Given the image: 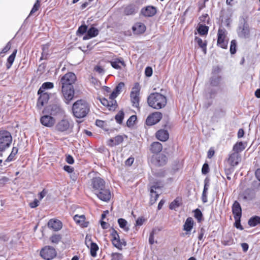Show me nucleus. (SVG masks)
Here are the masks:
<instances>
[{"label": "nucleus", "mask_w": 260, "mask_h": 260, "mask_svg": "<svg viewBox=\"0 0 260 260\" xmlns=\"http://www.w3.org/2000/svg\"><path fill=\"white\" fill-rule=\"evenodd\" d=\"M72 111L75 117L81 118L85 117L89 111L88 104L84 100H78L73 105Z\"/></svg>", "instance_id": "1"}, {"label": "nucleus", "mask_w": 260, "mask_h": 260, "mask_svg": "<svg viewBox=\"0 0 260 260\" xmlns=\"http://www.w3.org/2000/svg\"><path fill=\"white\" fill-rule=\"evenodd\" d=\"M149 106L155 109H159L164 107L167 104L166 98L160 93L155 92L149 95L147 99Z\"/></svg>", "instance_id": "2"}, {"label": "nucleus", "mask_w": 260, "mask_h": 260, "mask_svg": "<svg viewBox=\"0 0 260 260\" xmlns=\"http://www.w3.org/2000/svg\"><path fill=\"white\" fill-rule=\"evenodd\" d=\"M73 128V122L66 118L59 120L55 126V131L64 134L70 133L72 131Z\"/></svg>", "instance_id": "3"}, {"label": "nucleus", "mask_w": 260, "mask_h": 260, "mask_svg": "<svg viewBox=\"0 0 260 260\" xmlns=\"http://www.w3.org/2000/svg\"><path fill=\"white\" fill-rule=\"evenodd\" d=\"M12 141V138L10 133L7 131H0V151H4L9 148Z\"/></svg>", "instance_id": "4"}, {"label": "nucleus", "mask_w": 260, "mask_h": 260, "mask_svg": "<svg viewBox=\"0 0 260 260\" xmlns=\"http://www.w3.org/2000/svg\"><path fill=\"white\" fill-rule=\"evenodd\" d=\"M76 80L75 74L72 72H69L63 75L60 79V84L61 88L73 87V84Z\"/></svg>", "instance_id": "5"}, {"label": "nucleus", "mask_w": 260, "mask_h": 260, "mask_svg": "<svg viewBox=\"0 0 260 260\" xmlns=\"http://www.w3.org/2000/svg\"><path fill=\"white\" fill-rule=\"evenodd\" d=\"M40 255L45 260H52L56 256L57 252L53 247L45 246L41 249Z\"/></svg>", "instance_id": "6"}, {"label": "nucleus", "mask_w": 260, "mask_h": 260, "mask_svg": "<svg viewBox=\"0 0 260 260\" xmlns=\"http://www.w3.org/2000/svg\"><path fill=\"white\" fill-rule=\"evenodd\" d=\"M106 185L105 180L100 177L92 178L89 183V188L91 191L95 193Z\"/></svg>", "instance_id": "7"}, {"label": "nucleus", "mask_w": 260, "mask_h": 260, "mask_svg": "<svg viewBox=\"0 0 260 260\" xmlns=\"http://www.w3.org/2000/svg\"><path fill=\"white\" fill-rule=\"evenodd\" d=\"M43 113L49 114L52 116H59L64 114V110L59 104L51 105L44 109Z\"/></svg>", "instance_id": "8"}, {"label": "nucleus", "mask_w": 260, "mask_h": 260, "mask_svg": "<svg viewBox=\"0 0 260 260\" xmlns=\"http://www.w3.org/2000/svg\"><path fill=\"white\" fill-rule=\"evenodd\" d=\"M140 87L138 83H136L131 92V100L133 106L139 108Z\"/></svg>", "instance_id": "9"}, {"label": "nucleus", "mask_w": 260, "mask_h": 260, "mask_svg": "<svg viewBox=\"0 0 260 260\" xmlns=\"http://www.w3.org/2000/svg\"><path fill=\"white\" fill-rule=\"evenodd\" d=\"M112 239L111 240L112 243L114 246L116 247L119 250H122L123 246L126 245V242L123 239H120L117 231L113 230L111 233Z\"/></svg>", "instance_id": "10"}, {"label": "nucleus", "mask_w": 260, "mask_h": 260, "mask_svg": "<svg viewBox=\"0 0 260 260\" xmlns=\"http://www.w3.org/2000/svg\"><path fill=\"white\" fill-rule=\"evenodd\" d=\"M94 194L99 199L105 202H108L111 198V191L106 185Z\"/></svg>", "instance_id": "11"}, {"label": "nucleus", "mask_w": 260, "mask_h": 260, "mask_svg": "<svg viewBox=\"0 0 260 260\" xmlns=\"http://www.w3.org/2000/svg\"><path fill=\"white\" fill-rule=\"evenodd\" d=\"M226 30L224 28H219L218 30L217 45L222 48H227L228 41L225 40Z\"/></svg>", "instance_id": "12"}, {"label": "nucleus", "mask_w": 260, "mask_h": 260, "mask_svg": "<svg viewBox=\"0 0 260 260\" xmlns=\"http://www.w3.org/2000/svg\"><path fill=\"white\" fill-rule=\"evenodd\" d=\"M55 119L49 114H46L40 118L41 123L47 127H51L55 123Z\"/></svg>", "instance_id": "13"}, {"label": "nucleus", "mask_w": 260, "mask_h": 260, "mask_svg": "<svg viewBox=\"0 0 260 260\" xmlns=\"http://www.w3.org/2000/svg\"><path fill=\"white\" fill-rule=\"evenodd\" d=\"M162 118V114L156 112L149 115L146 119V123L148 125H152L158 122Z\"/></svg>", "instance_id": "14"}, {"label": "nucleus", "mask_w": 260, "mask_h": 260, "mask_svg": "<svg viewBox=\"0 0 260 260\" xmlns=\"http://www.w3.org/2000/svg\"><path fill=\"white\" fill-rule=\"evenodd\" d=\"M61 91L63 97L65 100V102L68 104L72 101L74 96V89L73 87H65L61 88Z\"/></svg>", "instance_id": "15"}, {"label": "nucleus", "mask_w": 260, "mask_h": 260, "mask_svg": "<svg viewBox=\"0 0 260 260\" xmlns=\"http://www.w3.org/2000/svg\"><path fill=\"white\" fill-rule=\"evenodd\" d=\"M157 12V9L152 6H148L143 8L141 10V14L145 17H151L154 16Z\"/></svg>", "instance_id": "16"}, {"label": "nucleus", "mask_w": 260, "mask_h": 260, "mask_svg": "<svg viewBox=\"0 0 260 260\" xmlns=\"http://www.w3.org/2000/svg\"><path fill=\"white\" fill-rule=\"evenodd\" d=\"M219 72V69L218 67L214 68L212 72V76L210 79V84L212 86H218L220 84L221 78L218 75Z\"/></svg>", "instance_id": "17"}, {"label": "nucleus", "mask_w": 260, "mask_h": 260, "mask_svg": "<svg viewBox=\"0 0 260 260\" xmlns=\"http://www.w3.org/2000/svg\"><path fill=\"white\" fill-rule=\"evenodd\" d=\"M40 96L38 100L37 107L41 109L45 104H46L49 99V94L47 92H43L38 94Z\"/></svg>", "instance_id": "18"}, {"label": "nucleus", "mask_w": 260, "mask_h": 260, "mask_svg": "<svg viewBox=\"0 0 260 260\" xmlns=\"http://www.w3.org/2000/svg\"><path fill=\"white\" fill-rule=\"evenodd\" d=\"M167 161V157L163 154H156L153 156V163L158 166L165 165Z\"/></svg>", "instance_id": "19"}, {"label": "nucleus", "mask_w": 260, "mask_h": 260, "mask_svg": "<svg viewBox=\"0 0 260 260\" xmlns=\"http://www.w3.org/2000/svg\"><path fill=\"white\" fill-rule=\"evenodd\" d=\"M241 160L240 154L237 152H233L230 155L228 161L232 166L235 167L239 164Z\"/></svg>", "instance_id": "20"}, {"label": "nucleus", "mask_w": 260, "mask_h": 260, "mask_svg": "<svg viewBox=\"0 0 260 260\" xmlns=\"http://www.w3.org/2000/svg\"><path fill=\"white\" fill-rule=\"evenodd\" d=\"M100 101L103 106L108 108L110 110H114L117 106L116 100L109 101L105 98H103L100 99Z\"/></svg>", "instance_id": "21"}, {"label": "nucleus", "mask_w": 260, "mask_h": 260, "mask_svg": "<svg viewBox=\"0 0 260 260\" xmlns=\"http://www.w3.org/2000/svg\"><path fill=\"white\" fill-rule=\"evenodd\" d=\"M74 219L76 223L82 228H86L88 226L89 222L86 221V218L84 215H79L76 214L74 216Z\"/></svg>", "instance_id": "22"}, {"label": "nucleus", "mask_w": 260, "mask_h": 260, "mask_svg": "<svg viewBox=\"0 0 260 260\" xmlns=\"http://www.w3.org/2000/svg\"><path fill=\"white\" fill-rule=\"evenodd\" d=\"M48 226L54 231H58L62 228V224L59 220L52 219L48 221Z\"/></svg>", "instance_id": "23"}, {"label": "nucleus", "mask_w": 260, "mask_h": 260, "mask_svg": "<svg viewBox=\"0 0 260 260\" xmlns=\"http://www.w3.org/2000/svg\"><path fill=\"white\" fill-rule=\"evenodd\" d=\"M232 212L234 217L237 218H241L242 215V209L240 204L237 201H235L232 206Z\"/></svg>", "instance_id": "24"}, {"label": "nucleus", "mask_w": 260, "mask_h": 260, "mask_svg": "<svg viewBox=\"0 0 260 260\" xmlns=\"http://www.w3.org/2000/svg\"><path fill=\"white\" fill-rule=\"evenodd\" d=\"M210 186V180L206 178L204 180V186L202 195V200L203 203L207 202V191Z\"/></svg>", "instance_id": "25"}, {"label": "nucleus", "mask_w": 260, "mask_h": 260, "mask_svg": "<svg viewBox=\"0 0 260 260\" xmlns=\"http://www.w3.org/2000/svg\"><path fill=\"white\" fill-rule=\"evenodd\" d=\"M169 133L167 130L160 129L156 133V138L160 141H166L169 139Z\"/></svg>", "instance_id": "26"}, {"label": "nucleus", "mask_w": 260, "mask_h": 260, "mask_svg": "<svg viewBox=\"0 0 260 260\" xmlns=\"http://www.w3.org/2000/svg\"><path fill=\"white\" fill-rule=\"evenodd\" d=\"M99 31L96 28L94 27H91L87 30V34L83 37V39L84 40H86L95 37L99 35Z\"/></svg>", "instance_id": "27"}, {"label": "nucleus", "mask_w": 260, "mask_h": 260, "mask_svg": "<svg viewBox=\"0 0 260 260\" xmlns=\"http://www.w3.org/2000/svg\"><path fill=\"white\" fill-rule=\"evenodd\" d=\"M133 30L134 33L140 34L143 33L146 30L145 25L142 23H137L133 26Z\"/></svg>", "instance_id": "28"}, {"label": "nucleus", "mask_w": 260, "mask_h": 260, "mask_svg": "<svg viewBox=\"0 0 260 260\" xmlns=\"http://www.w3.org/2000/svg\"><path fill=\"white\" fill-rule=\"evenodd\" d=\"M123 141L122 136L118 135L115 137L109 140L108 144L110 146L117 145L121 143Z\"/></svg>", "instance_id": "29"}, {"label": "nucleus", "mask_w": 260, "mask_h": 260, "mask_svg": "<svg viewBox=\"0 0 260 260\" xmlns=\"http://www.w3.org/2000/svg\"><path fill=\"white\" fill-rule=\"evenodd\" d=\"M157 188H158V186L156 187L155 185L153 186H152L151 188L150 203L151 205L154 204L158 198L159 194L157 193L154 190V189H156Z\"/></svg>", "instance_id": "30"}, {"label": "nucleus", "mask_w": 260, "mask_h": 260, "mask_svg": "<svg viewBox=\"0 0 260 260\" xmlns=\"http://www.w3.org/2000/svg\"><path fill=\"white\" fill-rule=\"evenodd\" d=\"M162 149V145L158 142H153L151 145L150 150L153 153L159 154Z\"/></svg>", "instance_id": "31"}, {"label": "nucleus", "mask_w": 260, "mask_h": 260, "mask_svg": "<svg viewBox=\"0 0 260 260\" xmlns=\"http://www.w3.org/2000/svg\"><path fill=\"white\" fill-rule=\"evenodd\" d=\"M193 226V220L191 217H188L183 225V230L187 232H190Z\"/></svg>", "instance_id": "32"}, {"label": "nucleus", "mask_w": 260, "mask_h": 260, "mask_svg": "<svg viewBox=\"0 0 260 260\" xmlns=\"http://www.w3.org/2000/svg\"><path fill=\"white\" fill-rule=\"evenodd\" d=\"M111 66L117 70L121 69V66H125L123 60L121 59H116L110 62Z\"/></svg>", "instance_id": "33"}, {"label": "nucleus", "mask_w": 260, "mask_h": 260, "mask_svg": "<svg viewBox=\"0 0 260 260\" xmlns=\"http://www.w3.org/2000/svg\"><path fill=\"white\" fill-rule=\"evenodd\" d=\"M54 87V84L52 82H46L43 83V84L40 87V89L38 91V94H40V93H42L43 92H45V90L47 89H51L53 88Z\"/></svg>", "instance_id": "34"}, {"label": "nucleus", "mask_w": 260, "mask_h": 260, "mask_svg": "<svg viewBox=\"0 0 260 260\" xmlns=\"http://www.w3.org/2000/svg\"><path fill=\"white\" fill-rule=\"evenodd\" d=\"M239 36L241 37L247 38L249 35V29L247 24H244L241 30L239 31Z\"/></svg>", "instance_id": "35"}, {"label": "nucleus", "mask_w": 260, "mask_h": 260, "mask_svg": "<svg viewBox=\"0 0 260 260\" xmlns=\"http://www.w3.org/2000/svg\"><path fill=\"white\" fill-rule=\"evenodd\" d=\"M245 148V145L242 142L236 143L233 146V150L234 152H239L242 151Z\"/></svg>", "instance_id": "36"}, {"label": "nucleus", "mask_w": 260, "mask_h": 260, "mask_svg": "<svg viewBox=\"0 0 260 260\" xmlns=\"http://www.w3.org/2000/svg\"><path fill=\"white\" fill-rule=\"evenodd\" d=\"M195 41L197 42V43H198L199 47L202 48L204 53L205 54H206V51H207V42H206V41H205L203 42V40L201 38L197 37H196L195 38Z\"/></svg>", "instance_id": "37"}, {"label": "nucleus", "mask_w": 260, "mask_h": 260, "mask_svg": "<svg viewBox=\"0 0 260 260\" xmlns=\"http://www.w3.org/2000/svg\"><path fill=\"white\" fill-rule=\"evenodd\" d=\"M137 11L138 9L135 6L129 5L125 8L124 12L125 15H129L134 14Z\"/></svg>", "instance_id": "38"}, {"label": "nucleus", "mask_w": 260, "mask_h": 260, "mask_svg": "<svg viewBox=\"0 0 260 260\" xmlns=\"http://www.w3.org/2000/svg\"><path fill=\"white\" fill-rule=\"evenodd\" d=\"M248 224L252 227L255 226L258 224H260V217L255 216L251 217L248 222Z\"/></svg>", "instance_id": "39"}, {"label": "nucleus", "mask_w": 260, "mask_h": 260, "mask_svg": "<svg viewBox=\"0 0 260 260\" xmlns=\"http://www.w3.org/2000/svg\"><path fill=\"white\" fill-rule=\"evenodd\" d=\"M87 247L90 249L91 255L93 257H95L97 255L96 252L99 249L98 245L94 243V244L88 246Z\"/></svg>", "instance_id": "40"}, {"label": "nucleus", "mask_w": 260, "mask_h": 260, "mask_svg": "<svg viewBox=\"0 0 260 260\" xmlns=\"http://www.w3.org/2000/svg\"><path fill=\"white\" fill-rule=\"evenodd\" d=\"M16 53L17 50L15 49L7 59L8 64H7V67L8 69L10 68V67L12 66L14 61Z\"/></svg>", "instance_id": "41"}, {"label": "nucleus", "mask_w": 260, "mask_h": 260, "mask_svg": "<svg viewBox=\"0 0 260 260\" xmlns=\"http://www.w3.org/2000/svg\"><path fill=\"white\" fill-rule=\"evenodd\" d=\"M118 223L119 226L124 231L127 232L129 230V228L127 226V222L126 220L123 218H119L118 220Z\"/></svg>", "instance_id": "42"}, {"label": "nucleus", "mask_w": 260, "mask_h": 260, "mask_svg": "<svg viewBox=\"0 0 260 260\" xmlns=\"http://www.w3.org/2000/svg\"><path fill=\"white\" fill-rule=\"evenodd\" d=\"M208 27L203 25H200L198 28V31L200 35L204 36L207 34L208 31Z\"/></svg>", "instance_id": "43"}, {"label": "nucleus", "mask_w": 260, "mask_h": 260, "mask_svg": "<svg viewBox=\"0 0 260 260\" xmlns=\"http://www.w3.org/2000/svg\"><path fill=\"white\" fill-rule=\"evenodd\" d=\"M17 152H18V148L16 147H13L11 153L9 155L8 158L6 159V161L10 162V161H11L13 160H14V157L16 155V154L17 153Z\"/></svg>", "instance_id": "44"}, {"label": "nucleus", "mask_w": 260, "mask_h": 260, "mask_svg": "<svg viewBox=\"0 0 260 260\" xmlns=\"http://www.w3.org/2000/svg\"><path fill=\"white\" fill-rule=\"evenodd\" d=\"M124 112L122 110L119 111L118 113L115 115V118L118 123L121 124L122 122L123 119L124 118Z\"/></svg>", "instance_id": "45"}, {"label": "nucleus", "mask_w": 260, "mask_h": 260, "mask_svg": "<svg viewBox=\"0 0 260 260\" xmlns=\"http://www.w3.org/2000/svg\"><path fill=\"white\" fill-rule=\"evenodd\" d=\"M52 243L57 244L61 239V236L58 234L53 235L50 238Z\"/></svg>", "instance_id": "46"}, {"label": "nucleus", "mask_w": 260, "mask_h": 260, "mask_svg": "<svg viewBox=\"0 0 260 260\" xmlns=\"http://www.w3.org/2000/svg\"><path fill=\"white\" fill-rule=\"evenodd\" d=\"M194 217L198 220L199 222H201L203 219V214L201 210L199 209H196L194 211Z\"/></svg>", "instance_id": "47"}, {"label": "nucleus", "mask_w": 260, "mask_h": 260, "mask_svg": "<svg viewBox=\"0 0 260 260\" xmlns=\"http://www.w3.org/2000/svg\"><path fill=\"white\" fill-rule=\"evenodd\" d=\"M137 120V116L136 115L131 116L127 120L126 124L127 126L131 127L134 125L136 120Z\"/></svg>", "instance_id": "48"}, {"label": "nucleus", "mask_w": 260, "mask_h": 260, "mask_svg": "<svg viewBox=\"0 0 260 260\" xmlns=\"http://www.w3.org/2000/svg\"><path fill=\"white\" fill-rule=\"evenodd\" d=\"M48 46L47 45H43V46H42L43 51L42 53V56L41 57V59H46L47 58V56L48 54Z\"/></svg>", "instance_id": "49"}, {"label": "nucleus", "mask_w": 260, "mask_h": 260, "mask_svg": "<svg viewBox=\"0 0 260 260\" xmlns=\"http://www.w3.org/2000/svg\"><path fill=\"white\" fill-rule=\"evenodd\" d=\"M111 260H124L123 255L122 254L119 253H112L111 254Z\"/></svg>", "instance_id": "50"}, {"label": "nucleus", "mask_w": 260, "mask_h": 260, "mask_svg": "<svg viewBox=\"0 0 260 260\" xmlns=\"http://www.w3.org/2000/svg\"><path fill=\"white\" fill-rule=\"evenodd\" d=\"M180 204L179 203V201L177 199L174 200L170 204V209L171 210H175L176 208L179 207Z\"/></svg>", "instance_id": "51"}, {"label": "nucleus", "mask_w": 260, "mask_h": 260, "mask_svg": "<svg viewBox=\"0 0 260 260\" xmlns=\"http://www.w3.org/2000/svg\"><path fill=\"white\" fill-rule=\"evenodd\" d=\"M230 52L232 54L236 52V41L235 40H233L231 42Z\"/></svg>", "instance_id": "52"}, {"label": "nucleus", "mask_w": 260, "mask_h": 260, "mask_svg": "<svg viewBox=\"0 0 260 260\" xmlns=\"http://www.w3.org/2000/svg\"><path fill=\"white\" fill-rule=\"evenodd\" d=\"M85 243L87 247L94 243V242H93L92 241V237L91 235L87 234L86 236Z\"/></svg>", "instance_id": "53"}, {"label": "nucleus", "mask_w": 260, "mask_h": 260, "mask_svg": "<svg viewBox=\"0 0 260 260\" xmlns=\"http://www.w3.org/2000/svg\"><path fill=\"white\" fill-rule=\"evenodd\" d=\"M40 1H39V0H37L35 4H34V5L30 11V15H31L33 13H35L36 11H37L38 10L39 8H40Z\"/></svg>", "instance_id": "54"}, {"label": "nucleus", "mask_w": 260, "mask_h": 260, "mask_svg": "<svg viewBox=\"0 0 260 260\" xmlns=\"http://www.w3.org/2000/svg\"><path fill=\"white\" fill-rule=\"evenodd\" d=\"M86 31H87V26L86 25H82L78 28L77 34L83 35Z\"/></svg>", "instance_id": "55"}, {"label": "nucleus", "mask_w": 260, "mask_h": 260, "mask_svg": "<svg viewBox=\"0 0 260 260\" xmlns=\"http://www.w3.org/2000/svg\"><path fill=\"white\" fill-rule=\"evenodd\" d=\"M206 230L204 228H201L198 233V239L200 241L203 240Z\"/></svg>", "instance_id": "56"}, {"label": "nucleus", "mask_w": 260, "mask_h": 260, "mask_svg": "<svg viewBox=\"0 0 260 260\" xmlns=\"http://www.w3.org/2000/svg\"><path fill=\"white\" fill-rule=\"evenodd\" d=\"M124 84L123 82H120L115 87V88L114 89V91H115L116 92H117L118 94H119L120 92L121 91L122 89L124 87Z\"/></svg>", "instance_id": "57"}, {"label": "nucleus", "mask_w": 260, "mask_h": 260, "mask_svg": "<svg viewBox=\"0 0 260 260\" xmlns=\"http://www.w3.org/2000/svg\"><path fill=\"white\" fill-rule=\"evenodd\" d=\"M234 218H235V226L237 229H239L241 230H243V228H242V225L240 224V218H237V217H234Z\"/></svg>", "instance_id": "58"}, {"label": "nucleus", "mask_w": 260, "mask_h": 260, "mask_svg": "<svg viewBox=\"0 0 260 260\" xmlns=\"http://www.w3.org/2000/svg\"><path fill=\"white\" fill-rule=\"evenodd\" d=\"M145 74L147 77H150L152 75V69L150 67H147L145 70Z\"/></svg>", "instance_id": "59"}, {"label": "nucleus", "mask_w": 260, "mask_h": 260, "mask_svg": "<svg viewBox=\"0 0 260 260\" xmlns=\"http://www.w3.org/2000/svg\"><path fill=\"white\" fill-rule=\"evenodd\" d=\"M209 172V166L207 164L205 163L203 165L202 169V173L203 174H206Z\"/></svg>", "instance_id": "60"}, {"label": "nucleus", "mask_w": 260, "mask_h": 260, "mask_svg": "<svg viewBox=\"0 0 260 260\" xmlns=\"http://www.w3.org/2000/svg\"><path fill=\"white\" fill-rule=\"evenodd\" d=\"M144 221L145 219L143 217H139L136 220V225L137 226H141L143 224Z\"/></svg>", "instance_id": "61"}, {"label": "nucleus", "mask_w": 260, "mask_h": 260, "mask_svg": "<svg viewBox=\"0 0 260 260\" xmlns=\"http://www.w3.org/2000/svg\"><path fill=\"white\" fill-rule=\"evenodd\" d=\"M39 202L38 200L35 199L32 202L29 203V206L31 208H34L39 205Z\"/></svg>", "instance_id": "62"}, {"label": "nucleus", "mask_w": 260, "mask_h": 260, "mask_svg": "<svg viewBox=\"0 0 260 260\" xmlns=\"http://www.w3.org/2000/svg\"><path fill=\"white\" fill-rule=\"evenodd\" d=\"M66 161L69 164H73L74 162V159L73 157L70 155H68L66 157Z\"/></svg>", "instance_id": "63"}, {"label": "nucleus", "mask_w": 260, "mask_h": 260, "mask_svg": "<svg viewBox=\"0 0 260 260\" xmlns=\"http://www.w3.org/2000/svg\"><path fill=\"white\" fill-rule=\"evenodd\" d=\"M234 243L233 239L230 238L229 240H224L222 241V243L225 245H231Z\"/></svg>", "instance_id": "64"}]
</instances>
